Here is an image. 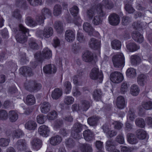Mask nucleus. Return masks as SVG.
<instances>
[{
	"instance_id": "e433bc0d",
	"label": "nucleus",
	"mask_w": 152,
	"mask_h": 152,
	"mask_svg": "<svg viewBox=\"0 0 152 152\" xmlns=\"http://www.w3.org/2000/svg\"><path fill=\"white\" fill-rule=\"evenodd\" d=\"M54 27L57 32H62L64 30L63 23L60 21H56L54 24Z\"/></svg>"
},
{
	"instance_id": "bf43d9fd",
	"label": "nucleus",
	"mask_w": 152,
	"mask_h": 152,
	"mask_svg": "<svg viewBox=\"0 0 152 152\" xmlns=\"http://www.w3.org/2000/svg\"><path fill=\"white\" fill-rule=\"evenodd\" d=\"M71 14L74 16H77L78 12V9L76 6H74L70 9Z\"/></svg>"
},
{
	"instance_id": "2eb2a0df",
	"label": "nucleus",
	"mask_w": 152,
	"mask_h": 152,
	"mask_svg": "<svg viewBox=\"0 0 152 152\" xmlns=\"http://www.w3.org/2000/svg\"><path fill=\"white\" fill-rule=\"evenodd\" d=\"M43 69L44 72L46 73H54L56 71L55 66L51 64L46 65L43 67Z\"/></svg>"
},
{
	"instance_id": "a878e982",
	"label": "nucleus",
	"mask_w": 152,
	"mask_h": 152,
	"mask_svg": "<svg viewBox=\"0 0 152 152\" xmlns=\"http://www.w3.org/2000/svg\"><path fill=\"white\" fill-rule=\"evenodd\" d=\"M84 30L88 33L90 35H93L94 30L91 24L88 23H85L83 26Z\"/></svg>"
},
{
	"instance_id": "f3484780",
	"label": "nucleus",
	"mask_w": 152,
	"mask_h": 152,
	"mask_svg": "<svg viewBox=\"0 0 152 152\" xmlns=\"http://www.w3.org/2000/svg\"><path fill=\"white\" fill-rule=\"evenodd\" d=\"M100 42L97 40L95 38H91L89 43V45L93 49H99L100 48Z\"/></svg>"
},
{
	"instance_id": "4be33fe9",
	"label": "nucleus",
	"mask_w": 152,
	"mask_h": 152,
	"mask_svg": "<svg viewBox=\"0 0 152 152\" xmlns=\"http://www.w3.org/2000/svg\"><path fill=\"white\" fill-rule=\"evenodd\" d=\"M106 148L108 151L112 152H120L118 150L115 148L113 142L110 140L107 142Z\"/></svg>"
},
{
	"instance_id": "a19ab883",
	"label": "nucleus",
	"mask_w": 152,
	"mask_h": 152,
	"mask_svg": "<svg viewBox=\"0 0 152 152\" xmlns=\"http://www.w3.org/2000/svg\"><path fill=\"white\" fill-rule=\"evenodd\" d=\"M23 133L20 129L14 130L12 132V135L13 138H18L22 137Z\"/></svg>"
},
{
	"instance_id": "ea45409f",
	"label": "nucleus",
	"mask_w": 152,
	"mask_h": 152,
	"mask_svg": "<svg viewBox=\"0 0 152 152\" xmlns=\"http://www.w3.org/2000/svg\"><path fill=\"white\" fill-rule=\"evenodd\" d=\"M127 137L128 141L130 144H135L137 142V139L133 134L130 133L128 134H127Z\"/></svg>"
},
{
	"instance_id": "393cba45",
	"label": "nucleus",
	"mask_w": 152,
	"mask_h": 152,
	"mask_svg": "<svg viewBox=\"0 0 152 152\" xmlns=\"http://www.w3.org/2000/svg\"><path fill=\"white\" fill-rule=\"evenodd\" d=\"M37 125L36 123L33 121H29L25 124V128L29 130H34L36 128Z\"/></svg>"
},
{
	"instance_id": "2f4dec72",
	"label": "nucleus",
	"mask_w": 152,
	"mask_h": 152,
	"mask_svg": "<svg viewBox=\"0 0 152 152\" xmlns=\"http://www.w3.org/2000/svg\"><path fill=\"white\" fill-rule=\"evenodd\" d=\"M126 74L127 76L131 78H135L137 75L135 69L132 68L128 69L126 70Z\"/></svg>"
},
{
	"instance_id": "79ce46f5",
	"label": "nucleus",
	"mask_w": 152,
	"mask_h": 152,
	"mask_svg": "<svg viewBox=\"0 0 152 152\" xmlns=\"http://www.w3.org/2000/svg\"><path fill=\"white\" fill-rule=\"evenodd\" d=\"M130 60L133 64H137L141 62V59L138 56L133 55L131 56Z\"/></svg>"
},
{
	"instance_id": "72a5a7b5",
	"label": "nucleus",
	"mask_w": 152,
	"mask_h": 152,
	"mask_svg": "<svg viewBox=\"0 0 152 152\" xmlns=\"http://www.w3.org/2000/svg\"><path fill=\"white\" fill-rule=\"evenodd\" d=\"M147 77L145 75L140 74L137 77V82L140 85L142 86L144 85L146 80Z\"/></svg>"
},
{
	"instance_id": "49530a36",
	"label": "nucleus",
	"mask_w": 152,
	"mask_h": 152,
	"mask_svg": "<svg viewBox=\"0 0 152 152\" xmlns=\"http://www.w3.org/2000/svg\"><path fill=\"white\" fill-rule=\"evenodd\" d=\"M113 49L115 50L119 49L121 46V43L118 40H115L113 41L111 43Z\"/></svg>"
},
{
	"instance_id": "09e8293b",
	"label": "nucleus",
	"mask_w": 152,
	"mask_h": 152,
	"mask_svg": "<svg viewBox=\"0 0 152 152\" xmlns=\"http://www.w3.org/2000/svg\"><path fill=\"white\" fill-rule=\"evenodd\" d=\"M81 150L83 152H91L92 151L91 146L86 144L82 145Z\"/></svg>"
},
{
	"instance_id": "f257e3e1",
	"label": "nucleus",
	"mask_w": 152,
	"mask_h": 152,
	"mask_svg": "<svg viewBox=\"0 0 152 152\" xmlns=\"http://www.w3.org/2000/svg\"><path fill=\"white\" fill-rule=\"evenodd\" d=\"M52 51L48 48H44L41 53H36L34 55L36 61L34 63H32L31 64L33 68H35L37 66L39 62H41L45 59H48L52 57Z\"/></svg>"
},
{
	"instance_id": "6e6d98bb",
	"label": "nucleus",
	"mask_w": 152,
	"mask_h": 152,
	"mask_svg": "<svg viewBox=\"0 0 152 152\" xmlns=\"http://www.w3.org/2000/svg\"><path fill=\"white\" fill-rule=\"evenodd\" d=\"M136 125L139 127L143 128L145 126L144 120L142 118H137L135 121Z\"/></svg>"
},
{
	"instance_id": "680f3d73",
	"label": "nucleus",
	"mask_w": 152,
	"mask_h": 152,
	"mask_svg": "<svg viewBox=\"0 0 152 152\" xmlns=\"http://www.w3.org/2000/svg\"><path fill=\"white\" fill-rule=\"evenodd\" d=\"M37 122L40 124H43L45 122L44 116L43 115H39L37 117Z\"/></svg>"
},
{
	"instance_id": "c85d7f7f",
	"label": "nucleus",
	"mask_w": 152,
	"mask_h": 152,
	"mask_svg": "<svg viewBox=\"0 0 152 152\" xmlns=\"http://www.w3.org/2000/svg\"><path fill=\"white\" fill-rule=\"evenodd\" d=\"M83 135L85 140L87 141L92 140L94 137V134L92 132L88 129L84 132Z\"/></svg>"
},
{
	"instance_id": "58836bf2",
	"label": "nucleus",
	"mask_w": 152,
	"mask_h": 152,
	"mask_svg": "<svg viewBox=\"0 0 152 152\" xmlns=\"http://www.w3.org/2000/svg\"><path fill=\"white\" fill-rule=\"evenodd\" d=\"M25 103L27 104L32 105L35 102V99L34 96L32 95H28L26 98Z\"/></svg>"
},
{
	"instance_id": "3c124183",
	"label": "nucleus",
	"mask_w": 152,
	"mask_h": 152,
	"mask_svg": "<svg viewBox=\"0 0 152 152\" xmlns=\"http://www.w3.org/2000/svg\"><path fill=\"white\" fill-rule=\"evenodd\" d=\"M10 142V140L2 138H0V146L2 147H6L7 146Z\"/></svg>"
},
{
	"instance_id": "f704fd0d",
	"label": "nucleus",
	"mask_w": 152,
	"mask_h": 152,
	"mask_svg": "<svg viewBox=\"0 0 152 152\" xmlns=\"http://www.w3.org/2000/svg\"><path fill=\"white\" fill-rule=\"evenodd\" d=\"M136 117V116L135 114L134 110L132 109H130L128 112L127 116L128 121H133Z\"/></svg>"
},
{
	"instance_id": "864d4df0",
	"label": "nucleus",
	"mask_w": 152,
	"mask_h": 152,
	"mask_svg": "<svg viewBox=\"0 0 152 152\" xmlns=\"http://www.w3.org/2000/svg\"><path fill=\"white\" fill-rule=\"evenodd\" d=\"M74 102V99L72 96H66L65 98L64 102L68 105L72 104Z\"/></svg>"
},
{
	"instance_id": "1a4fd4ad",
	"label": "nucleus",
	"mask_w": 152,
	"mask_h": 152,
	"mask_svg": "<svg viewBox=\"0 0 152 152\" xmlns=\"http://www.w3.org/2000/svg\"><path fill=\"white\" fill-rule=\"evenodd\" d=\"M113 7V4L111 2H108L107 0H105L102 1V4L98 5L96 7L97 9L99 10L100 16H103L104 14L103 13L102 9L104 7L108 9H111Z\"/></svg>"
},
{
	"instance_id": "20e7f679",
	"label": "nucleus",
	"mask_w": 152,
	"mask_h": 152,
	"mask_svg": "<svg viewBox=\"0 0 152 152\" xmlns=\"http://www.w3.org/2000/svg\"><path fill=\"white\" fill-rule=\"evenodd\" d=\"M112 61L115 67H123L125 63V58L123 53H119L114 55L113 57Z\"/></svg>"
},
{
	"instance_id": "b1692460",
	"label": "nucleus",
	"mask_w": 152,
	"mask_h": 152,
	"mask_svg": "<svg viewBox=\"0 0 152 152\" xmlns=\"http://www.w3.org/2000/svg\"><path fill=\"white\" fill-rule=\"evenodd\" d=\"M10 121L12 122L15 121L18 119V113L15 111H10L8 115Z\"/></svg>"
},
{
	"instance_id": "c756f323",
	"label": "nucleus",
	"mask_w": 152,
	"mask_h": 152,
	"mask_svg": "<svg viewBox=\"0 0 152 152\" xmlns=\"http://www.w3.org/2000/svg\"><path fill=\"white\" fill-rule=\"evenodd\" d=\"M127 50L130 52L135 51L140 48L139 46H137L134 43H130L126 45Z\"/></svg>"
},
{
	"instance_id": "4468645a",
	"label": "nucleus",
	"mask_w": 152,
	"mask_h": 152,
	"mask_svg": "<svg viewBox=\"0 0 152 152\" xmlns=\"http://www.w3.org/2000/svg\"><path fill=\"white\" fill-rule=\"evenodd\" d=\"M27 144L25 140L20 139L17 142V148L20 151H24L26 148Z\"/></svg>"
},
{
	"instance_id": "13d9d810",
	"label": "nucleus",
	"mask_w": 152,
	"mask_h": 152,
	"mask_svg": "<svg viewBox=\"0 0 152 152\" xmlns=\"http://www.w3.org/2000/svg\"><path fill=\"white\" fill-rule=\"evenodd\" d=\"M57 116V114L55 111H53L50 112L47 115L48 119L50 120H53L55 119Z\"/></svg>"
},
{
	"instance_id": "f03ea898",
	"label": "nucleus",
	"mask_w": 152,
	"mask_h": 152,
	"mask_svg": "<svg viewBox=\"0 0 152 152\" xmlns=\"http://www.w3.org/2000/svg\"><path fill=\"white\" fill-rule=\"evenodd\" d=\"M99 10L96 7H93L88 10L87 12V16L88 18L91 19L94 16L92 20V23L95 25H98L101 24L102 20L99 14Z\"/></svg>"
},
{
	"instance_id": "052dcab7",
	"label": "nucleus",
	"mask_w": 152,
	"mask_h": 152,
	"mask_svg": "<svg viewBox=\"0 0 152 152\" xmlns=\"http://www.w3.org/2000/svg\"><path fill=\"white\" fill-rule=\"evenodd\" d=\"M90 107V104L88 101H84L82 102L81 105V109L83 110L86 111Z\"/></svg>"
},
{
	"instance_id": "5fc2aeb1",
	"label": "nucleus",
	"mask_w": 152,
	"mask_h": 152,
	"mask_svg": "<svg viewBox=\"0 0 152 152\" xmlns=\"http://www.w3.org/2000/svg\"><path fill=\"white\" fill-rule=\"evenodd\" d=\"M98 120V118L96 117H91L88 118L87 122L90 125H94L96 124Z\"/></svg>"
},
{
	"instance_id": "0e129e2a",
	"label": "nucleus",
	"mask_w": 152,
	"mask_h": 152,
	"mask_svg": "<svg viewBox=\"0 0 152 152\" xmlns=\"http://www.w3.org/2000/svg\"><path fill=\"white\" fill-rule=\"evenodd\" d=\"M116 141L121 144H123L124 142V138L122 134H119L116 137Z\"/></svg>"
},
{
	"instance_id": "9d476101",
	"label": "nucleus",
	"mask_w": 152,
	"mask_h": 152,
	"mask_svg": "<svg viewBox=\"0 0 152 152\" xmlns=\"http://www.w3.org/2000/svg\"><path fill=\"white\" fill-rule=\"evenodd\" d=\"M39 133L44 137L48 136L50 133V130L49 127L45 125L41 126L38 129Z\"/></svg>"
},
{
	"instance_id": "8fccbe9b",
	"label": "nucleus",
	"mask_w": 152,
	"mask_h": 152,
	"mask_svg": "<svg viewBox=\"0 0 152 152\" xmlns=\"http://www.w3.org/2000/svg\"><path fill=\"white\" fill-rule=\"evenodd\" d=\"M42 87V85L40 83H35L34 84V88H26L27 89L30 91L37 92L40 90Z\"/></svg>"
},
{
	"instance_id": "9b49d317",
	"label": "nucleus",
	"mask_w": 152,
	"mask_h": 152,
	"mask_svg": "<svg viewBox=\"0 0 152 152\" xmlns=\"http://www.w3.org/2000/svg\"><path fill=\"white\" fill-rule=\"evenodd\" d=\"M109 21L110 23L112 25H117L120 22L119 16L115 14H113L109 17Z\"/></svg>"
},
{
	"instance_id": "c9c22d12",
	"label": "nucleus",
	"mask_w": 152,
	"mask_h": 152,
	"mask_svg": "<svg viewBox=\"0 0 152 152\" xmlns=\"http://www.w3.org/2000/svg\"><path fill=\"white\" fill-rule=\"evenodd\" d=\"M20 71L21 74H26L28 73L29 76H31L32 74L31 69L29 67L26 66H24L20 69Z\"/></svg>"
},
{
	"instance_id": "6e6552de",
	"label": "nucleus",
	"mask_w": 152,
	"mask_h": 152,
	"mask_svg": "<svg viewBox=\"0 0 152 152\" xmlns=\"http://www.w3.org/2000/svg\"><path fill=\"white\" fill-rule=\"evenodd\" d=\"M123 75L118 72H115L112 73L110 75V79L113 83H120L123 80Z\"/></svg>"
},
{
	"instance_id": "de8ad7c7",
	"label": "nucleus",
	"mask_w": 152,
	"mask_h": 152,
	"mask_svg": "<svg viewBox=\"0 0 152 152\" xmlns=\"http://www.w3.org/2000/svg\"><path fill=\"white\" fill-rule=\"evenodd\" d=\"M65 88V92L66 94H69L71 92L72 86L71 83L69 82H66L64 84Z\"/></svg>"
},
{
	"instance_id": "4d7b16f0",
	"label": "nucleus",
	"mask_w": 152,
	"mask_h": 152,
	"mask_svg": "<svg viewBox=\"0 0 152 152\" xmlns=\"http://www.w3.org/2000/svg\"><path fill=\"white\" fill-rule=\"evenodd\" d=\"M8 118V113L4 110H0V119L1 120H6Z\"/></svg>"
},
{
	"instance_id": "4c0bfd02",
	"label": "nucleus",
	"mask_w": 152,
	"mask_h": 152,
	"mask_svg": "<svg viewBox=\"0 0 152 152\" xmlns=\"http://www.w3.org/2000/svg\"><path fill=\"white\" fill-rule=\"evenodd\" d=\"M136 135L138 138L140 139H144L146 136V132L142 129L138 130L136 132Z\"/></svg>"
},
{
	"instance_id": "423d86ee",
	"label": "nucleus",
	"mask_w": 152,
	"mask_h": 152,
	"mask_svg": "<svg viewBox=\"0 0 152 152\" xmlns=\"http://www.w3.org/2000/svg\"><path fill=\"white\" fill-rule=\"evenodd\" d=\"M51 11L48 9L45 8L41 11V15L37 17L36 20L39 24H41L44 22L45 18L48 17L51 15Z\"/></svg>"
},
{
	"instance_id": "774afa93",
	"label": "nucleus",
	"mask_w": 152,
	"mask_h": 152,
	"mask_svg": "<svg viewBox=\"0 0 152 152\" xmlns=\"http://www.w3.org/2000/svg\"><path fill=\"white\" fill-rule=\"evenodd\" d=\"M133 149L131 148H128L126 146L121 147V152H132Z\"/></svg>"
},
{
	"instance_id": "39448f33",
	"label": "nucleus",
	"mask_w": 152,
	"mask_h": 152,
	"mask_svg": "<svg viewBox=\"0 0 152 152\" xmlns=\"http://www.w3.org/2000/svg\"><path fill=\"white\" fill-rule=\"evenodd\" d=\"M90 78L93 80H98L101 82L103 78V75L102 72L99 71L98 67H95L91 70L89 74Z\"/></svg>"
},
{
	"instance_id": "bb28decb",
	"label": "nucleus",
	"mask_w": 152,
	"mask_h": 152,
	"mask_svg": "<svg viewBox=\"0 0 152 152\" xmlns=\"http://www.w3.org/2000/svg\"><path fill=\"white\" fill-rule=\"evenodd\" d=\"M140 91V88L137 85L133 84L131 86L130 92L132 95L134 96H137L139 94Z\"/></svg>"
},
{
	"instance_id": "473e14b6",
	"label": "nucleus",
	"mask_w": 152,
	"mask_h": 152,
	"mask_svg": "<svg viewBox=\"0 0 152 152\" xmlns=\"http://www.w3.org/2000/svg\"><path fill=\"white\" fill-rule=\"evenodd\" d=\"M102 95V93L100 89H96L93 93V96L95 100L99 101L101 99Z\"/></svg>"
},
{
	"instance_id": "ddd939ff",
	"label": "nucleus",
	"mask_w": 152,
	"mask_h": 152,
	"mask_svg": "<svg viewBox=\"0 0 152 152\" xmlns=\"http://www.w3.org/2000/svg\"><path fill=\"white\" fill-rule=\"evenodd\" d=\"M41 32L42 35L45 38H48L53 34V30L51 27H45L44 30Z\"/></svg>"
},
{
	"instance_id": "37998d69",
	"label": "nucleus",
	"mask_w": 152,
	"mask_h": 152,
	"mask_svg": "<svg viewBox=\"0 0 152 152\" xmlns=\"http://www.w3.org/2000/svg\"><path fill=\"white\" fill-rule=\"evenodd\" d=\"M142 106L145 110H151L152 109V102L150 101L144 102L142 103Z\"/></svg>"
},
{
	"instance_id": "6ab92c4d",
	"label": "nucleus",
	"mask_w": 152,
	"mask_h": 152,
	"mask_svg": "<svg viewBox=\"0 0 152 152\" xmlns=\"http://www.w3.org/2000/svg\"><path fill=\"white\" fill-rule=\"evenodd\" d=\"M103 129L104 132L106 133L108 137H111L116 134V132L114 131L111 130L108 126L104 125Z\"/></svg>"
},
{
	"instance_id": "cd10ccee",
	"label": "nucleus",
	"mask_w": 152,
	"mask_h": 152,
	"mask_svg": "<svg viewBox=\"0 0 152 152\" xmlns=\"http://www.w3.org/2000/svg\"><path fill=\"white\" fill-rule=\"evenodd\" d=\"M51 144L55 145L58 144L61 142V137L58 135L52 137L49 140Z\"/></svg>"
},
{
	"instance_id": "412c9836",
	"label": "nucleus",
	"mask_w": 152,
	"mask_h": 152,
	"mask_svg": "<svg viewBox=\"0 0 152 152\" xmlns=\"http://www.w3.org/2000/svg\"><path fill=\"white\" fill-rule=\"evenodd\" d=\"M50 105L47 102H43L41 105L40 108L41 111L44 113H47L50 110Z\"/></svg>"
},
{
	"instance_id": "603ef678",
	"label": "nucleus",
	"mask_w": 152,
	"mask_h": 152,
	"mask_svg": "<svg viewBox=\"0 0 152 152\" xmlns=\"http://www.w3.org/2000/svg\"><path fill=\"white\" fill-rule=\"evenodd\" d=\"M29 45L30 47L32 49H36L38 48V45L36 42L35 40L33 38L29 40Z\"/></svg>"
},
{
	"instance_id": "7ed1b4c3",
	"label": "nucleus",
	"mask_w": 152,
	"mask_h": 152,
	"mask_svg": "<svg viewBox=\"0 0 152 152\" xmlns=\"http://www.w3.org/2000/svg\"><path fill=\"white\" fill-rule=\"evenodd\" d=\"M20 29L23 33H20L16 37L17 41L20 43H23L27 41V35H28L29 30L24 27L21 24L19 25Z\"/></svg>"
},
{
	"instance_id": "a18cd8bd",
	"label": "nucleus",
	"mask_w": 152,
	"mask_h": 152,
	"mask_svg": "<svg viewBox=\"0 0 152 152\" xmlns=\"http://www.w3.org/2000/svg\"><path fill=\"white\" fill-rule=\"evenodd\" d=\"M26 24L28 26L31 27H34L39 24L34 21L30 17H28L26 18Z\"/></svg>"
},
{
	"instance_id": "c03bdc74",
	"label": "nucleus",
	"mask_w": 152,
	"mask_h": 152,
	"mask_svg": "<svg viewBox=\"0 0 152 152\" xmlns=\"http://www.w3.org/2000/svg\"><path fill=\"white\" fill-rule=\"evenodd\" d=\"M61 7L59 5H55L54 6L53 14L56 16H57L60 15L61 12Z\"/></svg>"
},
{
	"instance_id": "e2e57ef3",
	"label": "nucleus",
	"mask_w": 152,
	"mask_h": 152,
	"mask_svg": "<svg viewBox=\"0 0 152 152\" xmlns=\"http://www.w3.org/2000/svg\"><path fill=\"white\" fill-rule=\"evenodd\" d=\"M30 4L32 5H36L37 4L41 5L42 1L41 0H27Z\"/></svg>"
},
{
	"instance_id": "dca6fc26",
	"label": "nucleus",
	"mask_w": 152,
	"mask_h": 152,
	"mask_svg": "<svg viewBox=\"0 0 152 152\" xmlns=\"http://www.w3.org/2000/svg\"><path fill=\"white\" fill-rule=\"evenodd\" d=\"M132 37L133 39L135 41L139 43H142L143 40L142 35L136 31L133 32L132 34Z\"/></svg>"
},
{
	"instance_id": "69168bd1",
	"label": "nucleus",
	"mask_w": 152,
	"mask_h": 152,
	"mask_svg": "<svg viewBox=\"0 0 152 152\" xmlns=\"http://www.w3.org/2000/svg\"><path fill=\"white\" fill-rule=\"evenodd\" d=\"M128 86L127 84L125 82H123L121 86V92L123 93L127 91Z\"/></svg>"
},
{
	"instance_id": "f8f14e48",
	"label": "nucleus",
	"mask_w": 152,
	"mask_h": 152,
	"mask_svg": "<svg viewBox=\"0 0 152 152\" xmlns=\"http://www.w3.org/2000/svg\"><path fill=\"white\" fill-rule=\"evenodd\" d=\"M65 37L66 40L68 42H72L75 39V31L71 30H67L65 34Z\"/></svg>"
},
{
	"instance_id": "338daca9",
	"label": "nucleus",
	"mask_w": 152,
	"mask_h": 152,
	"mask_svg": "<svg viewBox=\"0 0 152 152\" xmlns=\"http://www.w3.org/2000/svg\"><path fill=\"white\" fill-rule=\"evenodd\" d=\"M125 9L126 11L129 13H132L133 12L134 10L131 5L129 4H126L125 6Z\"/></svg>"
},
{
	"instance_id": "7c9ffc66",
	"label": "nucleus",
	"mask_w": 152,
	"mask_h": 152,
	"mask_svg": "<svg viewBox=\"0 0 152 152\" xmlns=\"http://www.w3.org/2000/svg\"><path fill=\"white\" fill-rule=\"evenodd\" d=\"M62 95L61 91L58 88H56L52 92L51 96L53 99H57L59 98Z\"/></svg>"
},
{
	"instance_id": "5701e85b",
	"label": "nucleus",
	"mask_w": 152,
	"mask_h": 152,
	"mask_svg": "<svg viewBox=\"0 0 152 152\" xmlns=\"http://www.w3.org/2000/svg\"><path fill=\"white\" fill-rule=\"evenodd\" d=\"M83 59L86 62H90L93 59V54L91 52L88 51L84 53L82 56Z\"/></svg>"
},
{
	"instance_id": "a211bd4d",
	"label": "nucleus",
	"mask_w": 152,
	"mask_h": 152,
	"mask_svg": "<svg viewBox=\"0 0 152 152\" xmlns=\"http://www.w3.org/2000/svg\"><path fill=\"white\" fill-rule=\"evenodd\" d=\"M41 141L40 140L34 138L32 140L31 142L32 147L36 151H37L41 147Z\"/></svg>"
},
{
	"instance_id": "aec40b11",
	"label": "nucleus",
	"mask_w": 152,
	"mask_h": 152,
	"mask_svg": "<svg viewBox=\"0 0 152 152\" xmlns=\"http://www.w3.org/2000/svg\"><path fill=\"white\" fill-rule=\"evenodd\" d=\"M116 104L117 107L120 109L124 108L126 105L124 98L121 96H119L117 98Z\"/></svg>"
},
{
	"instance_id": "0eeeda50",
	"label": "nucleus",
	"mask_w": 152,
	"mask_h": 152,
	"mask_svg": "<svg viewBox=\"0 0 152 152\" xmlns=\"http://www.w3.org/2000/svg\"><path fill=\"white\" fill-rule=\"evenodd\" d=\"M82 130L81 125L78 123H76L74 124L72 129V136L74 138L77 139L80 138L82 135L80 133Z\"/></svg>"
}]
</instances>
